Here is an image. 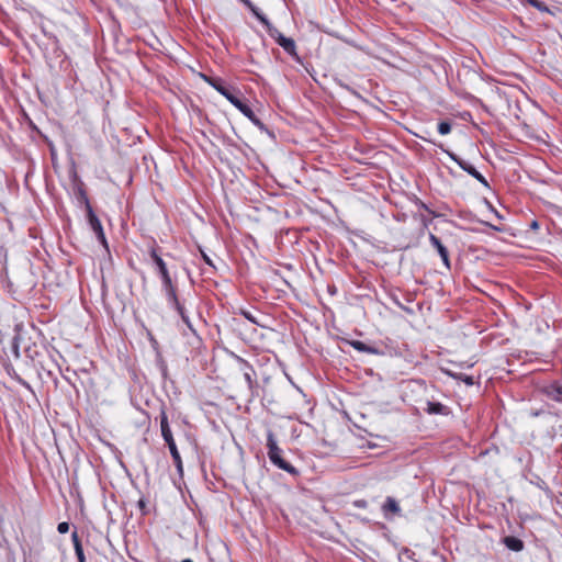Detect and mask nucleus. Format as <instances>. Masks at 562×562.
I'll list each match as a JSON object with an SVG mask.
<instances>
[{"mask_svg":"<svg viewBox=\"0 0 562 562\" xmlns=\"http://www.w3.org/2000/svg\"><path fill=\"white\" fill-rule=\"evenodd\" d=\"M267 448L269 460L274 465L292 475L299 474V471L281 457L282 450L278 447L274 434L272 431H268L267 434Z\"/></svg>","mask_w":562,"mask_h":562,"instance_id":"nucleus-1","label":"nucleus"},{"mask_svg":"<svg viewBox=\"0 0 562 562\" xmlns=\"http://www.w3.org/2000/svg\"><path fill=\"white\" fill-rule=\"evenodd\" d=\"M160 430H161V436L169 448V451L173 459L176 468H177L178 472L180 474H182L183 473L182 460H181L180 453L178 451V448L176 446L172 432L170 430L167 414L164 411L160 414Z\"/></svg>","mask_w":562,"mask_h":562,"instance_id":"nucleus-2","label":"nucleus"},{"mask_svg":"<svg viewBox=\"0 0 562 562\" xmlns=\"http://www.w3.org/2000/svg\"><path fill=\"white\" fill-rule=\"evenodd\" d=\"M262 24L265 25L268 34L272 37L290 56L294 57L296 60H300V57L296 53L295 42L285 37L277 27H274L268 19H262Z\"/></svg>","mask_w":562,"mask_h":562,"instance_id":"nucleus-3","label":"nucleus"},{"mask_svg":"<svg viewBox=\"0 0 562 562\" xmlns=\"http://www.w3.org/2000/svg\"><path fill=\"white\" fill-rule=\"evenodd\" d=\"M445 153L449 156V158L451 160L457 162L462 170L468 172L470 176H472L474 179H476L484 187H486V188L490 187L487 180L471 164H469L468 161L461 159L453 151L445 150Z\"/></svg>","mask_w":562,"mask_h":562,"instance_id":"nucleus-4","label":"nucleus"},{"mask_svg":"<svg viewBox=\"0 0 562 562\" xmlns=\"http://www.w3.org/2000/svg\"><path fill=\"white\" fill-rule=\"evenodd\" d=\"M86 212H87L88 223H89L91 229L94 232L98 240L101 244L106 245V239H105L102 224H101L100 220L98 218V216L95 215V213L93 212L92 206L88 205V210H86Z\"/></svg>","mask_w":562,"mask_h":562,"instance_id":"nucleus-5","label":"nucleus"},{"mask_svg":"<svg viewBox=\"0 0 562 562\" xmlns=\"http://www.w3.org/2000/svg\"><path fill=\"white\" fill-rule=\"evenodd\" d=\"M150 257L153 259V261L155 262L157 269H158V272L161 277V281H162V288L164 286H169L172 283V280H171V277L169 274V271L167 269V265L166 262L162 260V258L158 255V252L156 251L155 248H153L150 250Z\"/></svg>","mask_w":562,"mask_h":562,"instance_id":"nucleus-6","label":"nucleus"},{"mask_svg":"<svg viewBox=\"0 0 562 562\" xmlns=\"http://www.w3.org/2000/svg\"><path fill=\"white\" fill-rule=\"evenodd\" d=\"M239 361L241 364L240 370L243 371L244 380L247 383L250 395L254 396V390L257 386V382L255 380V370L247 361H245L240 358H239Z\"/></svg>","mask_w":562,"mask_h":562,"instance_id":"nucleus-7","label":"nucleus"},{"mask_svg":"<svg viewBox=\"0 0 562 562\" xmlns=\"http://www.w3.org/2000/svg\"><path fill=\"white\" fill-rule=\"evenodd\" d=\"M233 105L238 109L246 117H248L256 126L263 128V123L257 117L254 111L239 98H237Z\"/></svg>","mask_w":562,"mask_h":562,"instance_id":"nucleus-8","label":"nucleus"},{"mask_svg":"<svg viewBox=\"0 0 562 562\" xmlns=\"http://www.w3.org/2000/svg\"><path fill=\"white\" fill-rule=\"evenodd\" d=\"M429 241L430 244L437 249L440 258L442 259L445 266L447 268L450 267V261H449V252H448V249L442 245V243L440 241V239L434 235V234H429Z\"/></svg>","mask_w":562,"mask_h":562,"instance_id":"nucleus-9","label":"nucleus"},{"mask_svg":"<svg viewBox=\"0 0 562 562\" xmlns=\"http://www.w3.org/2000/svg\"><path fill=\"white\" fill-rule=\"evenodd\" d=\"M206 81L223 97H225L232 104L238 98L228 88L221 83L217 79H206Z\"/></svg>","mask_w":562,"mask_h":562,"instance_id":"nucleus-10","label":"nucleus"},{"mask_svg":"<svg viewBox=\"0 0 562 562\" xmlns=\"http://www.w3.org/2000/svg\"><path fill=\"white\" fill-rule=\"evenodd\" d=\"M382 510L384 513V516L387 517L389 513H392L393 515H400L401 508L398 503L394 497L387 496L383 506Z\"/></svg>","mask_w":562,"mask_h":562,"instance_id":"nucleus-11","label":"nucleus"},{"mask_svg":"<svg viewBox=\"0 0 562 562\" xmlns=\"http://www.w3.org/2000/svg\"><path fill=\"white\" fill-rule=\"evenodd\" d=\"M503 543L506 546L507 549L520 552L524 550V542L519 538H516L514 536H507L503 539Z\"/></svg>","mask_w":562,"mask_h":562,"instance_id":"nucleus-12","label":"nucleus"},{"mask_svg":"<svg viewBox=\"0 0 562 562\" xmlns=\"http://www.w3.org/2000/svg\"><path fill=\"white\" fill-rule=\"evenodd\" d=\"M75 194H76L78 202L83 204L85 209L88 210V205H91V204H90V201L86 193V190L83 189V183L81 181H78L76 183Z\"/></svg>","mask_w":562,"mask_h":562,"instance_id":"nucleus-13","label":"nucleus"},{"mask_svg":"<svg viewBox=\"0 0 562 562\" xmlns=\"http://www.w3.org/2000/svg\"><path fill=\"white\" fill-rule=\"evenodd\" d=\"M350 346H352L356 350L360 352H366L370 355H379V350L372 346H369L360 340H351L349 341Z\"/></svg>","mask_w":562,"mask_h":562,"instance_id":"nucleus-14","label":"nucleus"},{"mask_svg":"<svg viewBox=\"0 0 562 562\" xmlns=\"http://www.w3.org/2000/svg\"><path fill=\"white\" fill-rule=\"evenodd\" d=\"M162 289L165 291V294H166V297H167V301H168L169 305L172 306V307L178 306L180 304V302L178 300L175 285L171 284L169 286H164Z\"/></svg>","mask_w":562,"mask_h":562,"instance_id":"nucleus-15","label":"nucleus"},{"mask_svg":"<svg viewBox=\"0 0 562 562\" xmlns=\"http://www.w3.org/2000/svg\"><path fill=\"white\" fill-rule=\"evenodd\" d=\"M546 393L550 398H552L557 402H562V386L561 385H558V384L549 385L546 389Z\"/></svg>","mask_w":562,"mask_h":562,"instance_id":"nucleus-16","label":"nucleus"},{"mask_svg":"<svg viewBox=\"0 0 562 562\" xmlns=\"http://www.w3.org/2000/svg\"><path fill=\"white\" fill-rule=\"evenodd\" d=\"M243 2L250 11L251 13L262 23V19H267L265 14H262L259 9L254 5V3L250 0H239Z\"/></svg>","mask_w":562,"mask_h":562,"instance_id":"nucleus-17","label":"nucleus"},{"mask_svg":"<svg viewBox=\"0 0 562 562\" xmlns=\"http://www.w3.org/2000/svg\"><path fill=\"white\" fill-rule=\"evenodd\" d=\"M446 409V406L441 403L428 402L427 412L429 414H442Z\"/></svg>","mask_w":562,"mask_h":562,"instance_id":"nucleus-18","label":"nucleus"},{"mask_svg":"<svg viewBox=\"0 0 562 562\" xmlns=\"http://www.w3.org/2000/svg\"><path fill=\"white\" fill-rule=\"evenodd\" d=\"M451 131V124L447 121H442L438 124V132L441 134V135H447L449 134Z\"/></svg>","mask_w":562,"mask_h":562,"instance_id":"nucleus-19","label":"nucleus"},{"mask_svg":"<svg viewBox=\"0 0 562 562\" xmlns=\"http://www.w3.org/2000/svg\"><path fill=\"white\" fill-rule=\"evenodd\" d=\"M456 380H460L464 382L467 385L471 386L474 384V379L472 375H467L463 373H459Z\"/></svg>","mask_w":562,"mask_h":562,"instance_id":"nucleus-20","label":"nucleus"},{"mask_svg":"<svg viewBox=\"0 0 562 562\" xmlns=\"http://www.w3.org/2000/svg\"><path fill=\"white\" fill-rule=\"evenodd\" d=\"M71 540H72V543H74V548L77 549L78 548H81L82 544H81V541L79 539V536H78V532L77 531H74L71 533Z\"/></svg>","mask_w":562,"mask_h":562,"instance_id":"nucleus-21","label":"nucleus"},{"mask_svg":"<svg viewBox=\"0 0 562 562\" xmlns=\"http://www.w3.org/2000/svg\"><path fill=\"white\" fill-rule=\"evenodd\" d=\"M71 540H72V543H74V548L77 549L78 548H81L82 544H81V541L79 539V536H78V532L77 531H74L71 533Z\"/></svg>","mask_w":562,"mask_h":562,"instance_id":"nucleus-22","label":"nucleus"},{"mask_svg":"<svg viewBox=\"0 0 562 562\" xmlns=\"http://www.w3.org/2000/svg\"><path fill=\"white\" fill-rule=\"evenodd\" d=\"M57 530L59 533H66L69 530V524L66 521L59 522L57 526Z\"/></svg>","mask_w":562,"mask_h":562,"instance_id":"nucleus-23","label":"nucleus"},{"mask_svg":"<svg viewBox=\"0 0 562 562\" xmlns=\"http://www.w3.org/2000/svg\"><path fill=\"white\" fill-rule=\"evenodd\" d=\"M241 314L249 321L251 322L252 324H256L258 325V321L256 319V317L248 311H241Z\"/></svg>","mask_w":562,"mask_h":562,"instance_id":"nucleus-24","label":"nucleus"},{"mask_svg":"<svg viewBox=\"0 0 562 562\" xmlns=\"http://www.w3.org/2000/svg\"><path fill=\"white\" fill-rule=\"evenodd\" d=\"M75 552H76L78 562H86V558H85V553H83L82 547L81 548L77 547V549H75Z\"/></svg>","mask_w":562,"mask_h":562,"instance_id":"nucleus-25","label":"nucleus"},{"mask_svg":"<svg viewBox=\"0 0 562 562\" xmlns=\"http://www.w3.org/2000/svg\"><path fill=\"white\" fill-rule=\"evenodd\" d=\"M528 2L539 10H547L546 5L539 0H528Z\"/></svg>","mask_w":562,"mask_h":562,"instance_id":"nucleus-26","label":"nucleus"},{"mask_svg":"<svg viewBox=\"0 0 562 562\" xmlns=\"http://www.w3.org/2000/svg\"><path fill=\"white\" fill-rule=\"evenodd\" d=\"M440 370H441L442 373H445L446 375H448V376H450V378H452L454 380L457 379V376L459 374V373H457V372H454V371H452V370H450L448 368H441Z\"/></svg>","mask_w":562,"mask_h":562,"instance_id":"nucleus-27","label":"nucleus"},{"mask_svg":"<svg viewBox=\"0 0 562 562\" xmlns=\"http://www.w3.org/2000/svg\"><path fill=\"white\" fill-rule=\"evenodd\" d=\"M182 321H183V323L188 326V328H189L190 330H192L193 333L195 331V330L193 329V326H192V324H191L190 318H189V316H188V315H183Z\"/></svg>","mask_w":562,"mask_h":562,"instance_id":"nucleus-28","label":"nucleus"},{"mask_svg":"<svg viewBox=\"0 0 562 562\" xmlns=\"http://www.w3.org/2000/svg\"><path fill=\"white\" fill-rule=\"evenodd\" d=\"M178 314L180 315L181 319L183 318V315H187L186 311H184V307L179 304L178 306L173 307Z\"/></svg>","mask_w":562,"mask_h":562,"instance_id":"nucleus-29","label":"nucleus"},{"mask_svg":"<svg viewBox=\"0 0 562 562\" xmlns=\"http://www.w3.org/2000/svg\"><path fill=\"white\" fill-rule=\"evenodd\" d=\"M356 506H358V507H366L367 506V502L366 501H357L356 502Z\"/></svg>","mask_w":562,"mask_h":562,"instance_id":"nucleus-30","label":"nucleus"},{"mask_svg":"<svg viewBox=\"0 0 562 562\" xmlns=\"http://www.w3.org/2000/svg\"><path fill=\"white\" fill-rule=\"evenodd\" d=\"M203 258H204V261H205L209 266H213L212 260H211L206 255H203Z\"/></svg>","mask_w":562,"mask_h":562,"instance_id":"nucleus-31","label":"nucleus"},{"mask_svg":"<svg viewBox=\"0 0 562 562\" xmlns=\"http://www.w3.org/2000/svg\"><path fill=\"white\" fill-rule=\"evenodd\" d=\"M530 227H531L532 229H537V228L539 227L538 222H537V221H533V222L530 224Z\"/></svg>","mask_w":562,"mask_h":562,"instance_id":"nucleus-32","label":"nucleus"},{"mask_svg":"<svg viewBox=\"0 0 562 562\" xmlns=\"http://www.w3.org/2000/svg\"><path fill=\"white\" fill-rule=\"evenodd\" d=\"M20 382H21L23 385H25L26 387H30V385L27 384V382H24V381H22V380H20Z\"/></svg>","mask_w":562,"mask_h":562,"instance_id":"nucleus-33","label":"nucleus"},{"mask_svg":"<svg viewBox=\"0 0 562 562\" xmlns=\"http://www.w3.org/2000/svg\"><path fill=\"white\" fill-rule=\"evenodd\" d=\"M182 562H193L191 559H186Z\"/></svg>","mask_w":562,"mask_h":562,"instance_id":"nucleus-34","label":"nucleus"},{"mask_svg":"<svg viewBox=\"0 0 562 562\" xmlns=\"http://www.w3.org/2000/svg\"><path fill=\"white\" fill-rule=\"evenodd\" d=\"M471 367H473V363L467 364V368H471Z\"/></svg>","mask_w":562,"mask_h":562,"instance_id":"nucleus-35","label":"nucleus"}]
</instances>
